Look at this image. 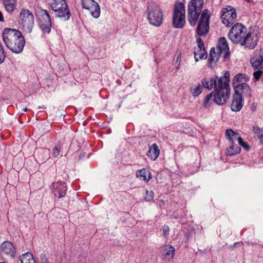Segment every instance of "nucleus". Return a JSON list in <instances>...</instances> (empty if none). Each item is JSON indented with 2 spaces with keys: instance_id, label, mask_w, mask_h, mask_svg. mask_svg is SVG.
I'll return each instance as SVG.
<instances>
[{
  "instance_id": "nucleus-10",
  "label": "nucleus",
  "mask_w": 263,
  "mask_h": 263,
  "mask_svg": "<svg viewBox=\"0 0 263 263\" xmlns=\"http://www.w3.org/2000/svg\"><path fill=\"white\" fill-rule=\"evenodd\" d=\"M236 18V10L234 7L228 6L222 9L221 11V19L222 23L227 27H229L234 24Z\"/></svg>"
},
{
  "instance_id": "nucleus-41",
  "label": "nucleus",
  "mask_w": 263,
  "mask_h": 263,
  "mask_svg": "<svg viewBox=\"0 0 263 263\" xmlns=\"http://www.w3.org/2000/svg\"><path fill=\"white\" fill-rule=\"evenodd\" d=\"M259 139H260V142L262 143H263V135H262V137H261V138H259Z\"/></svg>"
},
{
  "instance_id": "nucleus-38",
  "label": "nucleus",
  "mask_w": 263,
  "mask_h": 263,
  "mask_svg": "<svg viewBox=\"0 0 263 263\" xmlns=\"http://www.w3.org/2000/svg\"><path fill=\"white\" fill-rule=\"evenodd\" d=\"M161 230L163 231V236L166 237L169 234L170 228L167 226H163Z\"/></svg>"
},
{
  "instance_id": "nucleus-12",
  "label": "nucleus",
  "mask_w": 263,
  "mask_h": 263,
  "mask_svg": "<svg viewBox=\"0 0 263 263\" xmlns=\"http://www.w3.org/2000/svg\"><path fill=\"white\" fill-rule=\"evenodd\" d=\"M83 8L90 11L91 15L95 18L100 15V7L99 4L94 0H81Z\"/></svg>"
},
{
  "instance_id": "nucleus-46",
  "label": "nucleus",
  "mask_w": 263,
  "mask_h": 263,
  "mask_svg": "<svg viewBox=\"0 0 263 263\" xmlns=\"http://www.w3.org/2000/svg\"><path fill=\"white\" fill-rule=\"evenodd\" d=\"M0 263H6V262H1Z\"/></svg>"
},
{
  "instance_id": "nucleus-18",
  "label": "nucleus",
  "mask_w": 263,
  "mask_h": 263,
  "mask_svg": "<svg viewBox=\"0 0 263 263\" xmlns=\"http://www.w3.org/2000/svg\"><path fill=\"white\" fill-rule=\"evenodd\" d=\"M243 106V100L240 93H235L231 105V108L233 111H239Z\"/></svg>"
},
{
  "instance_id": "nucleus-26",
  "label": "nucleus",
  "mask_w": 263,
  "mask_h": 263,
  "mask_svg": "<svg viewBox=\"0 0 263 263\" xmlns=\"http://www.w3.org/2000/svg\"><path fill=\"white\" fill-rule=\"evenodd\" d=\"M226 137L227 139L229 141L230 143H234L236 140L238 141V138H241L238 133L234 132L232 129H228L226 130Z\"/></svg>"
},
{
  "instance_id": "nucleus-19",
  "label": "nucleus",
  "mask_w": 263,
  "mask_h": 263,
  "mask_svg": "<svg viewBox=\"0 0 263 263\" xmlns=\"http://www.w3.org/2000/svg\"><path fill=\"white\" fill-rule=\"evenodd\" d=\"M216 50L220 52L221 54H223L224 58L229 53V47L225 37H220L218 41Z\"/></svg>"
},
{
  "instance_id": "nucleus-13",
  "label": "nucleus",
  "mask_w": 263,
  "mask_h": 263,
  "mask_svg": "<svg viewBox=\"0 0 263 263\" xmlns=\"http://www.w3.org/2000/svg\"><path fill=\"white\" fill-rule=\"evenodd\" d=\"M40 28L44 33H49L51 29V22L49 13L43 10L40 21Z\"/></svg>"
},
{
  "instance_id": "nucleus-9",
  "label": "nucleus",
  "mask_w": 263,
  "mask_h": 263,
  "mask_svg": "<svg viewBox=\"0 0 263 263\" xmlns=\"http://www.w3.org/2000/svg\"><path fill=\"white\" fill-rule=\"evenodd\" d=\"M147 18L152 25L158 27L162 24L163 15L159 7L158 6L151 7L148 9Z\"/></svg>"
},
{
  "instance_id": "nucleus-15",
  "label": "nucleus",
  "mask_w": 263,
  "mask_h": 263,
  "mask_svg": "<svg viewBox=\"0 0 263 263\" xmlns=\"http://www.w3.org/2000/svg\"><path fill=\"white\" fill-rule=\"evenodd\" d=\"M197 43L198 45L195 47L194 51V55L196 62L205 59L207 57L204 44L200 37L197 39Z\"/></svg>"
},
{
  "instance_id": "nucleus-43",
  "label": "nucleus",
  "mask_w": 263,
  "mask_h": 263,
  "mask_svg": "<svg viewBox=\"0 0 263 263\" xmlns=\"http://www.w3.org/2000/svg\"><path fill=\"white\" fill-rule=\"evenodd\" d=\"M27 110V108L26 107H24L23 108V111H26Z\"/></svg>"
},
{
  "instance_id": "nucleus-3",
  "label": "nucleus",
  "mask_w": 263,
  "mask_h": 263,
  "mask_svg": "<svg viewBox=\"0 0 263 263\" xmlns=\"http://www.w3.org/2000/svg\"><path fill=\"white\" fill-rule=\"evenodd\" d=\"M51 9L55 16L66 21L69 20L71 13L69 7L65 0H52L50 4Z\"/></svg>"
},
{
  "instance_id": "nucleus-5",
  "label": "nucleus",
  "mask_w": 263,
  "mask_h": 263,
  "mask_svg": "<svg viewBox=\"0 0 263 263\" xmlns=\"http://www.w3.org/2000/svg\"><path fill=\"white\" fill-rule=\"evenodd\" d=\"M185 6L181 2L176 3L174 7L173 26L176 28H182L185 23Z\"/></svg>"
},
{
  "instance_id": "nucleus-1",
  "label": "nucleus",
  "mask_w": 263,
  "mask_h": 263,
  "mask_svg": "<svg viewBox=\"0 0 263 263\" xmlns=\"http://www.w3.org/2000/svg\"><path fill=\"white\" fill-rule=\"evenodd\" d=\"M230 76L229 72L226 71L223 76L219 78L218 83L216 84L215 90L206 96L204 104L208 102L212 96L214 97V102L218 105H222L228 101L230 98L231 90L229 83Z\"/></svg>"
},
{
  "instance_id": "nucleus-11",
  "label": "nucleus",
  "mask_w": 263,
  "mask_h": 263,
  "mask_svg": "<svg viewBox=\"0 0 263 263\" xmlns=\"http://www.w3.org/2000/svg\"><path fill=\"white\" fill-rule=\"evenodd\" d=\"M259 38L257 32L248 31L240 45L249 49H254L257 44Z\"/></svg>"
},
{
  "instance_id": "nucleus-29",
  "label": "nucleus",
  "mask_w": 263,
  "mask_h": 263,
  "mask_svg": "<svg viewBox=\"0 0 263 263\" xmlns=\"http://www.w3.org/2000/svg\"><path fill=\"white\" fill-rule=\"evenodd\" d=\"M20 260L21 263H36L33 255L29 252L21 255Z\"/></svg>"
},
{
  "instance_id": "nucleus-34",
  "label": "nucleus",
  "mask_w": 263,
  "mask_h": 263,
  "mask_svg": "<svg viewBox=\"0 0 263 263\" xmlns=\"http://www.w3.org/2000/svg\"><path fill=\"white\" fill-rule=\"evenodd\" d=\"M238 143L241 145L245 149L249 151L250 149V146L245 142L243 141L242 138H238Z\"/></svg>"
},
{
  "instance_id": "nucleus-33",
  "label": "nucleus",
  "mask_w": 263,
  "mask_h": 263,
  "mask_svg": "<svg viewBox=\"0 0 263 263\" xmlns=\"http://www.w3.org/2000/svg\"><path fill=\"white\" fill-rule=\"evenodd\" d=\"M144 199L147 201H151L154 198V192L152 191H146L145 194L144 196Z\"/></svg>"
},
{
  "instance_id": "nucleus-24",
  "label": "nucleus",
  "mask_w": 263,
  "mask_h": 263,
  "mask_svg": "<svg viewBox=\"0 0 263 263\" xmlns=\"http://www.w3.org/2000/svg\"><path fill=\"white\" fill-rule=\"evenodd\" d=\"M136 177L141 180L148 182L152 178V175L148 170L143 168L136 172Z\"/></svg>"
},
{
  "instance_id": "nucleus-17",
  "label": "nucleus",
  "mask_w": 263,
  "mask_h": 263,
  "mask_svg": "<svg viewBox=\"0 0 263 263\" xmlns=\"http://www.w3.org/2000/svg\"><path fill=\"white\" fill-rule=\"evenodd\" d=\"M175 249L170 245L165 246L161 251V258L164 260H171L175 254Z\"/></svg>"
},
{
  "instance_id": "nucleus-31",
  "label": "nucleus",
  "mask_w": 263,
  "mask_h": 263,
  "mask_svg": "<svg viewBox=\"0 0 263 263\" xmlns=\"http://www.w3.org/2000/svg\"><path fill=\"white\" fill-rule=\"evenodd\" d=\"M203 88L200 84L193 86L191 88V92L192 96L194 97H198L202 91Z\"/></svg>"
},
{
  "instance_id": "nucleus-42",
  "label": "nucleus",
  "mask_w": 263,
  "mask_h": 263,
  "mask_svg": "<svg viewBox=\"0 0 263 263\" xmlns=\"http://www.w3.org/2000/svg\"><path fill=\"white\" fill-rule=\"evenodd\" d=\"M164 203L163 201H160V205L161 206L162 205H164Z\"/></svg>"
},
{
  "instance_id": "nucleus-22",
  "label": "nucleus",
  "mask_w": 263,
  "mask_h": 263,
  "mask_svg": "<svg viewBox=\"0 0 263 263\" xmlns=\"http://www.w3.org/2000/svg\"><path fill=\"white\" fill-rule=\"evenodd\" d=\"M221 54L218 51H216L215 48H212L210 52V57L209 59V66L213 68L215 66L216 63L219 60L220 55Z\"/></svg>"
},
{
  "instance_id": "nucleus-39",
  "label": "nucleus",
  "mask_w": 263,
  "mask_h": 263,
  "mask_svg": "<svg viewBox=\"0 0 263 263\" xmlns=\"http://www.w3.org/2000/svg\"><path fill=\"white\" fill-rule=\"evenodd\" d=\"M180 61H181V54H179V55H177V57L176 61H177V62L180 63Z\"/></svg>"
},
{
  "instance_id": "nucleus-7",
  "label": "nucleus",
  "mask_w": 263,
  "mask_h": 263,
  "mask_svg": "<svg viewBox=\"0 0 263 263\" xmlns=\"http://www.w3.org/2000/svg\"><path fill=\"white\" fill-rule=\"evenodd\" d=\"M247 28L240 23H236L228 33V38L234 44H241L248 32Z\"/></svg>"
},
{
  "instance_id": "nucleus-45",
  "label": "nucleus",
  "mask_w": 263,
  "mask_h": 263,
  "mask_svg": "<svg viewBox=\"0 0 263 263\" xmlns=\"http://www.w3.org/2000/svg\"><path fill=\"white\" fill-rule=\"evenodd\" d=\"M243 1L247 2V3L251 2V0H243Z\"/></svg>"
},
{
  "instance_id": "nucleus-20",
  "label": "nucleus",
  "mask_w": 263,
  "mask_h": 263,
  "mask_svg": "<svg viewBox=\"0 0 263 263\" xmlns=\"http://www.w3.org/2000/svg\"><path fill=\"white\" fill-rule=\"evenodd\" d=\"M2 252L11 257H13L15 253V249L13 244L9 241H4L1 245Z\"/></svg>"
},
{
  "instance_id": "nucleus-30",
  "label": "nucleus",
  "mask_w": 263,
  "mask_h": 263,
  "mask_svg": "<svg viewBox=\"0 0 263 263\" xmlns=\"http://www.w3.org/2000/svg\"><path fill=\"white\" fill-rule=\"evenodd\" d=\"M245 74L240 73L235 76L233 79V83L235 87L237 84H241L243 82V80L247 81L248 79H247Z\"/></svg>"
},
{
  "instance_id": "nucleus-23",
  "label": "nucleus",
  "mask_w": 263,
  "mask_h": 263,
  "mask_svg": "<svg viewBox=\"0 0 263 263\" xmlns=\"http://www.w3.org/2000/svg\"><path fill=\"white\" fill-rule=\"evenodd\" d=\"M160 154V150L157 145L155 143L152 144L149 147L146 156L152 160H155L159 157Z\"/></svg>"
},
{
  "instance_id": "nucleus-21",
  "label": "nucleus",
  "mask_w": 263,
  "mask_h": 263,
  "mask_svg": "<svg viewBox=\"0 0 263 263\" xmlns=\"http://www.w3.org/2000/svg\"><path fill=\"white\" fill-rule=\"evenodd\" d=\"M219 78L220 77H216L215 78H205L202 79L201 81L202 88L208 89V90H211L213 88V86H214L215 88L216 84L218 83V79H219Z\"/></svg>"
},
{
  "instance_id": "nucleus-36",
  "label": "nucleus",
  "mask_w": 263,
  "mask_h": 263,
  "mask_svg": "<svg viewBox=\"0 0 263 263\" xmlns=\"http://www.w3.org/2000/svg\"><path fill=\"white\" fill-rule=\"evenodd\" d=\"M5 59V55L4 51V49L0 43V64L2 63Z\"/></svg>"
},
{
  "instance_id": "nucleus-4",
  "label": "nucleus",
  "mask_w": 263,
  "mask_h": 263,
  "mask_svg": "<svg viewBox=\"0 0 263 263\" xmlns=\"http://www.w3.org/2000/svg\"><path fill=\"white\" fill-rule=\"evenodd\" d=\"M203 0H192L189 3L188 20L191 26H194L196 25L203 8Z\"/></svg>"
},
{
  "instance_id": "nucleus-37",
  "label": "nucleus",
  "mask_w": 263,
  "mask_h": 263,
  "mask_svg": "<svg viewBox=\"0 0 263 263\" xmlns=\"http://www.w3.org/2000/svg\"><path fill=\"white\" fill-rule=\"evenodd\" d=\"M60 152V148L58 146H55L52 150V156L54 157H57L59 154Z\"/></svg>"
},
{
  "instance_id": "nucleus-35",
  "label": "nucleus",
  "mask_w": 263,
  "mask_h": 263,
  "mask_svg": "<svg viewBox=\"0 0 263 263\" xmlns=\"http://www.w3.org/2000/svg\"><path fill=\"white\" fill-rule=\"evenodd\" d=\"M263 72L260 70L255 71L253 73L254 81H258L260 78Z\"/></svg>"
},
{
  "instance_id": "nucleus-40",
  "label": "nucleus",
  "mask_w": 263,
  "mask_h": 263,
  "mask_svg": "<svg viewBox=\"0 0 263 263\" xmlns=\"http://www.w3.org/2000/svg\"><path fill=\"white\" fill-rule=\"evenodd\" d=\"M4 21V18H3V15L2 13L0 11V22H3Z\"/></svg>"
},
{
  "instance_id": "nucleus-32",
  "label": "nucleus",
  "mask_w": 263,
  "mask_h": 263,
  "mask_svg": "<svg viewBox=\"0 0 263 263\" xmlns=\"http://www.w3.org/2000/svg\"><path fill=\"white\" fill-rule=\"evenodd\" d=\"M252 130L258 139L262 137L263 128H260L256 126H253L252 127Z\"/></svg>"
},
{
  "instance_id": "nucleus-28",
  "label": "nucleus",
  "mask_w": 263,
  "mask_h": 263,
  "mask_svg": "<svg viewBox=\"0 0 263 263\" xmlns=\"http://www.w3.org/2000/svg\"><path fill=\"white\" fill-rule=\"evenodd\" d=\"M231 145L227 149L226 155L228 156H232L239 154L241 151V148L237 145L234 144V143H230Z\"/></svg>"
},
{
  "instance_id": "nucleus-44",
  "label": "nucleus",
  "mask_w": 263,
  "mask_h": 263,
  "mask_svg": "<svg viewBox=\"0 0 263 263\" xmlns=\"http://www.w3.org/2000/svg\"><path fill=\"white\" fill-rule=\"evenodd\" d=\"M179 64H177V65H176V68L177 69H178V68H179Z\"/></svg>"
},
{
  "instance_id": "nucleus-8",
  "label": "nucleus",
  "mask_w": 263,
  "mask_h": 263,
  "mask_svg": "<svg viewBox=\"0 0 263 263\" xmlns=\"http://www.w3.org/2000/svg\"><path fill=\"white\" fill-rule=\"evenodd\" d=\"M210 18V12L207 9H204L201 13L197 28V33L198 35H205L209 30V20Z\"/></svg>"
},
{
  "instance_id": "nucleus-6",
  "label": "nucleus",
  "mask_w": 263,
  "mask_h": 263,
  "mask_svg": "<svg viewBox=\"0 0 263 263\" xmlns=\"http://www.w3.org/2000/svg\"><path fill=\"white\" fill-rule=\"evenodd\" d=\"M19 23L25 32L30 33L34 25L33 13L28 9H22L19 15Z\"/></svg>"
},
{
  "instance_id": "nucleus-16",
  "label": "nucleus",
  "mask_w": 263,
  "mask_h": 263,
  "mask_svg": "<svg viewBox=\"0 0 263 263\" xmlns=\"http://www.w3.org/2000/svg\"><path fill=\"white\" fill-rule=\"evenodd\" d=\"M52 192L54 196L62 198L66 195L67 188L64 183L62 182H54L52 184Z\"/></svg>"
},
{
  "instance_id": "nucleus-27",
  "label": "nucleus",
  "mask_w": 263,
  "mask_h": 263,
  "mask_svg": "<svg viewBox=\"0 0 263 263\" xmlns=\"http://www.w3.org/2000/svg\"><path fill=\"white\" fill-rule=\"evenodd\" d=\"M235 93H239V91H240L241 93L247 95H250L251 92L250 86L245 83H242L241 84H237L235 86Z\"/></svg>"
},
{
  "instance_id": "nucleus-2",
  "label": "nucleus",
  "mask_w": 263,
  "mask_h": 263,
  "mask_svg": "<svg viewBox=\"0 0 263 263\" xmlns=\"http://www.w3.org/2000/svg\"><path fill=\"white\" fill-rule=\"evenodd\" d=\"M3 38L7 48L12 52L18 54L23 51L25 40L19 30L6 28L3 31Z\"/></svg>"
},
{
  "instance_id": "nucleus-14",
  "label": "nucleus",
  "mask_w": 263,
  "mask_h": 263,
  "mask_svg": "<svg viewBox=\"0 0 263 263\" xmlns=\"http://www.w3.org/2000/svg\"><path fill=\"white\" fill-rule=\"evenodd\" d=\"M250 63L254 69L263 68V48L255 50L250 59Z\"/></svg>"
},
{
  "instance_id": "nucleus-25",
  "label": "nucleus",
  "mask_w": 263,
  "mask_h": 263,
  "mask_svg": "<svg viewBox=\"0 0 263 263\" xmlns=\"http://www.w3.org/2000/svg\"><path fill=\"white\" fill-rule=\"evenodd\" d=\"M3 3L6 11L12 13L16 8L17 0H4Z\"/></svg>"
}]
</instances>
